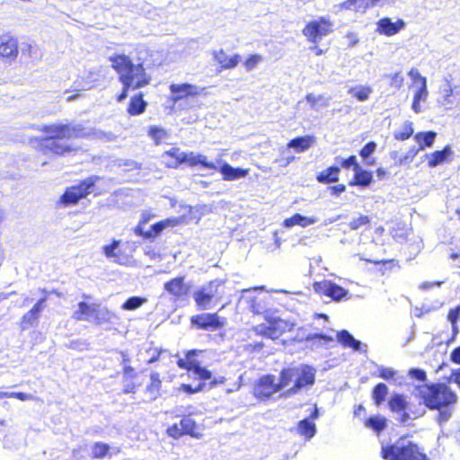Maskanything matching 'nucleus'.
<instances>
[{
  "label": "nucleus",
  "instance_id": "obj_51",
  "mask_svg": "<svg viewBox=\"0 0 460 460\" xmlns=\"http://www.w3.org/2000/svg\"><path fill=\"white\" fill-rule=\"evenodd\" d=\"M151 384L146 387L150 393L158 392L161 386L160 375L157 372H153L150 375Z\"/></svg>",
  "mask_w": 460,
  "mask_h": 460
},
{
  "label": "nucleus",
  "instance_id": "obj_44",
  "mask_svg": "<svg viewBox=\"0 0 460 460\" xmlns=\"http://www.w3.org/2000/svg\"><path fill=\"white\" fill-rule=\"evenodd\" d=\"M146 301V299L141 296H131L124 302L121 307L124 310H136L140 307Z\"/></svg>",
  "mask_w": 460,
  "mask_h": 460
},
{
  "label": "nucleus",
  "instance_id": "obj_34",
  "mask_svg": "<svg viewBox=\"0 0 460 460\" xmlns=\"http://www.w3.org/2000/svg\"><path fill=\"white\" fill-rule=\"evenodd\" d=\"M297 429L301 436L311 439L316 433V425L309 418H305L298 422Z\"/></svg>",
  "mask_w": 460,
  "mask_h": 460
},
{
  "label": "nucleus",
  "instance_id": "obj_62",
  "mask_svg": "<svg viewBox=\"0 0 460 460\" xmlns=\"http://www.w3.org/2000/svg\"><path fill=\"white\" fill-rule=\"evenodd\" d=\"M357 1L356 0H347L341 4V8L346 10H354L357 12Z\"/></svg>",
  "mask_w": 460,
  "mask_h": 460
},
{
  "label": "nucleus",
  "instance_id": "obj_57",
  "mask_svg": "<svg viewBox=\"0 0 460 460\" xmlns=\"http://www.w3.org/2000/svg\"><path fill=\"white\" fill-rule=\"evenodd\" d=\"M428 96V90L426 84V79L422 78V84L420 88L415 93L413 99L416 101H425Z\"/></svg>",
  "mask_w": 460,
  "mask_h": 460
},
{
  "label": "nucleus",
  "instance_id": "obj_29",
  "mask_svg": "<svg viewBox=\"0 0 460 460\" xmlns=\"http://www.w3.org/2000/svg\"><path fill=\"white\" fill-rule=\"evenodd\" d=\"M177 223V219L167 218L162 221H159L151 226L150 230L146 234V239H155L167 227L174 226Z\"/></svg>",
  "mask_w": 460,
  "mask_h": 460
},
{
  "label": "nucleus",
  "instance_id": "obj_18",
  "mask_svg": "<svg viewBox=\"0 0 460 460\" xmlns=\"http://www.w3.org/2000/svg\"><path fill=\"white\" fill-rule=\"evenodd\" d=\"M337 341L344 347L351 348L354 351L364 354L367 351V345L355 339L352 334L346 330L337 332Z\"/></svg>",
  "mask_w": 460,
  "mask_h": 460
},
{
  "label": "nucleus",
  "instance_id": "obj_23",
  "mask_svg": "<svg viewBox=\"0 0 460 460\" xmlns=\"http://www.w3.org/2000/svg\"><path fill=\"white\" fill-rule=\"evenodd\" d=\"M296 374V367H289L283 368L279 373V381L276 382L280 391L286 389L292 382L295 383Z\"/></svg>",
  "mask_w": 460,
  "mask_h": 460
},
{
  "label": "nucleus",
  "instance_id": "obj_50",
  "mask_svg": "<svg viewBox=\"0 0 460 460\" xmlns=\"http://www.w3.org/2000/svg\"><path fill=\"white\" fill-rule=\"evenodd\" d=\"M369 223H370L369 217L367 216L361 215L357 218H353L349 222V226L351 230H357L363 226L368 225Z\"/></svg>",
  "mask_w": 460,
  "mask_h": 460
},
{
  "label": "nucleus",
  "instance_id": "obj_58",
  "mask_svg": "<svg viewBox=\"0 0 460 460\" xmlns=\"http://www.w3.org/2000/svg\"><path fill=\"white\" fill-rule=\"evenodd\" d=\"M409 376L419 381H425L427 378L426 372L420 368H411L409 370Z\"/></svg>",
  "mask_w": 460,
  "mask_h": 460
},
{
  "label": "nucleus",
  "instance_id": "obj_8",
  "mask_svg": "<svg viewBox=\"0 0 460 460\" xmlns=\"http://www.w3.org/2000/svg\"><path fill=\"white\" fill-rule=\"evenodd\" d=\"M199 351L196 349L189 350L186 353V358H179L177 365L181 369L191 371L193 375L201 381H210L208 389L216 386L218 383L216 378L212 379V373L200 366L199 362L194 358Z\"/></svg>",
  "mask_w": 460,
  "mask_h": 460
},
{
  "label": "nucleus",
  "instance_id": "obj_25",
  "mask_svg": "<svg viewBox=\"0 0 460 460\" xmlns=\"http://www.w3.org/2000/svg\"><path fill=\"white\" fill-rule=\"evenodd\" d=\"M184 163L189 164L190 166L201 165L204 169H217V164L208 162L207 156L201 154H195L193 152L186 153Z\"/></svg>",
  "mask_w": 460,
  "mask_h": 460
},
{
  "label": "nucleus",
  "instance_id": "obj_45",
  "mask_svg": "<svg viewBox=\"0 0 460 460\" xmlns=\"http://www.w3.org/2000/svg\"><path fill=\"white\" fill-rule=\"evenodd\" d=\"M413 134L412 122L405 121L402 125V129L400 132L394 133V137L397 140H406L411 137Z\"/></svg>",
  "mask_w": 460,
  "mask_h": 460
},
{
  "label": "nucleus",
  "instance_id": "obj_52",
  "mask_svg": "<svg viewBox=\"0 0 460 460\" xmlns=\"http://www.w3.org/2000/svg\"><path fill=\"white\" fill-rule=\"evenodd\" d=\"M459 318H460V305L451 309L447 314V319L451 323L455 332H458L456 323H457V321Z\"/></svg>",
  "mask_w": 460,
  "mask_h": 460
},
{
  "label": "nucleus",
  "instance_id": "obj_38",
  "mask_svg": "<svg viewBox=\"0 0 460 460\" xmlns=\"http://www.w3.org/2000/svg\"><path fill=\"white\" fill-rule=\"evenodd\" d=\"M372 93V88L365 85H357L354 87H350L348 90V93L351 94L359 102H365L369 98V95Z\"/></svg>",
  "mask_w": 460,
  "mask_h": 460
},
{
  "label": "nucleus",
  "instance_id": "obj_49",
  "mask_svg": "<svg viewBox=\"0 0 460 460\" xmlns=\"http://www.w3.org/2000/svg\"><path fill=\"white\" fill-rule=\"evenodd\" d=\"M166 135V131L163 128L157 126H152L148 130V136L151 137L156 144L164 138Z\"/></svg>",
  "mask_w": 460,
  "mask_h": 460
},
{
  "label": "nucleus",
  "instance_id": "obj_47",
  "mask_svg": "<svg viewBox=\"0 0 460 460\" xmlns=\"http://www.w3.org/2000/svg\"><path fill=\"white\" fill-rule=\"evenodd\" d=\"M336 163L340 164L341 167L345 169H349L350 167L353 168V171L355 172L357 170V167H360L357 161V157L355 155H350L348 158H342L340 156H337L335 158Z\"/></svg>",
  "mask_w": 460,
  "mask_h": 460
},
{
  "label": "nucleus",
  "instance_id": "obj_6",
  "mask_svg": "<svg viewBox=\"0 0 460 460\" xmlns=\"http://www.w3.org/2000/svg\"><path fill=\"white\" fill-rule=\"evenodd\" d=\"M99 179L98 176H91L81 181L77 185L66 188L65 192L61 195L58 204L65 208L77 204L82 199H84L93 191Z\"/></svg>",
  "mask_w": 460,
  "mask_h": 460
},
{
  "label": "nucleus",
  "instance_id": "obj_63",
  "mask_svg": "<svg viewBox=\"0 0 460 460\" xmlns=\"http://www.w3.org/2000/svg\"><path fill=\"white\" fill-rule=\"evenodd\" d=\"M403 82V77L400 75L398 73L394 74L392 76V82L391 84L396 88H400L402 86V84Z\"/></svg>",
  "mask_w": 460,
  "mask_h": 460
},
{
  "label": "nucleus",
  "instance_id": "obj_36",
  "mask_svg": "<svg viewBox=\"0 0 460 460\" xmlns=\"http://www.w3.org/2000/svg\"><path fill=\"white\" fill-rule=\"evenodd\" d=\"M119 244L120 241L113 240L111 244H107L102 247V252L108 259H113V262L122 265L125 262L121 261L117 252Z\"/></svg>",
  "mask_w": 460,
  "mask_h": 460
},
{
  "label": "nucleus",
  "instance_id": "obj_43",
  "mask_svg": "<svg viewBox=\"0 0 460 460\" xmlns=\"http://www.w3.org/2000/svg\"><path fill=\"white\" fill-rule=\"evenodd\" d=\"M181 430L184 435H190L196 437L194 430L196 429V422L190 416H184L179 422Z\"/></svg>",
  "mask_w": 460,
  "mask_h": 460
},
{
  "label": "nucleus",
  "instance_id": "obj_20",
  "mask_svg": "<svg viewBox=\"0 0 460 460\" xmlns=\"http://www.w3.org/2000/svg\"><path fill=\"white\" fill-rule=\"evenodd\" d=\"M405 26V22L399 19L394 22L390 18H383L377 22V31L381 34L392 36L398 33Z\"/></svg>",
  "mask_w": 460,
  "mask_h": 460
},
{
  "label": "nucleus",
  "instance_id": "obj_17",
  "mask_svg": "<svg viewBox=\"0 0 460 460\" xmlns=\"http://www.w3.org/2000/svg\"><path fill=\"white\" fill-rule=\"evenodd\" d=\"M203 89L190 84H172L170 85V91L172 93V100L174 102L188 97V96H195L200 93Z\"/></svg>",
  "mask_w": 460,
  "mask_h": 460
},
{
  "label": "nucleus",
  "instance_id": "obj_12",
  "mask_svg": "<svg viewBox=\"0 0 460 460\" xmlns=\"http://www.w3.org/2000/svg\"><path fill=\"white\" fill-rule=\"evenodd\" d=\"M332 24L326 21L324 18H321L319 21H313L309 22L303 30L305 36L308 38L314 43L319 42L323 37L332 32Z\"/></svg>",
  "mask_w": 460,
  "mask_h": 460
},
{
  "label": "nucleus",
  "instance_id": "obj_55",
  "mask_svg": "<svg viewBox=\"0 0 460 460\" xmlns=\"http://www.w3.org/2000/svg\"><path fill=\"white\" fill-rule=\"evenodd\" d=\"M420 149H419V147L417 148L416 146H412L411 147L408 152L402 156L400 158L399 160V164H407L409 162H411L412 159L417 155V154L419 153Z\"/></svg>",
  "mask_w": 460,
  "mask_h": 460
},
{
  "label": "nucleus",
  "instance_id": "obj_48",
  "mask_svg": "<svg viewBox=\"0 0 460 460\" xmlns=\"http://www.w3.org/2000/svg\"><path fill=\"white\" fill-rule=\"evenodd\" d=\"M93 320L96 324H101L110 320V312L106 308H101L99 305L93 314Z\"/></svg>",
  "mask_w": 460,
  "mask_h": 460
},
{
  "label": "nucleus",
  "instance_id": "obj_22",
  "mask_svg": "<svg viewBox=\"0 0 460 460\" xmlns=\"http://www.w3.org/2000/svg\"><path fill=\"white\" fill-rule=\"evenodd\" d=\"M96 306V304L89 305L84 301L79 302L78 309L74 312L72 317L76 321H90L92 318H93Z\"/></svg>",
  "mask_w": 460,
  "mask_h": 460
},
{
  "label": "nucleus",
  "instance_id": "obj_40",
  "mask_svg": "<svg viewBox=\"0 0 460 460\" xmlns=\"http://www.w3.org/2000/svg\"><path fill=\"white\" fill-rule=\"evenodd\" d=\"M436 136L435 132L427 131L416 134L414 139L419 145V149H423L425 146H431L433 145Z\"/></svg>",
  "mask_w": 460,
  "mask_h": 460
},
{
  "label": "nucleus",
  "instance_id": "obj_3",
  "mask_svg": "<svg viewBox=\"0 0 460 460\" xmlns=\"http://www.w3.org/2000/svg\"><path fill=\"white\" fill-rule=\"evenodd\" d=\"M110 61L123 85L122 92L117 97L119 102L127 98L128 90H137L149 84L151 77L146 73L141 63L134 64L131 58L124 54L111 56Z\"/></svg>",
  "mask_w": 460,
  "mask_h": 460
},
{
  "label": "nucleus",
  "instance_id": "obj_28",
  "mask_svg": "<svg viewBox=\"0 0 460 460\" xmlns=\"http://www.w3.org/2000/svg\"><path fill=\"white\" fill-rule=\"evenodd\" d=\"M373 181V174L371 172L364 170L360 167H357V170L354 172V180L353 182L349 184H355L360 186L362 188L368 187Z\"/></svg>",
  "mask_w": 460,
  "mask_h": 460
},
{
  "label": "nucleus",
  "instance_id": "obj_16",
  "mask_svg": "<svg viewBox=\"0 0 460 460\" xmlns=\"http://www.w3.org/2000/svg\"><path fill=\"white\" fill-rule=\"evenodd\" d=\"M217 169L222 175L225 181H235L241 178H244L249 170L233 167L228 163L224 162L222 159L217 160Z\"/></svg>",
  "mask_w": 460,
  "mask_h": 460
},
{
  "label": "nucleus",
  "instance_id": "obj_64",
  "mask_svg": "<svg viewBox=\"0 0 460 460\" xmlns=\"http://www.w3.org/2000/svg\"><path fill=\"white\" fill-rule=\"evenodd\" d=\"M450 358L454 363L460 364V346L453 349Z\"/></svg>",
  "mask_w": 460,
  "mask_h": 460
},
{
  "label": "nucleus",
  "instance_id": "obj_61",
  "mask_svg": "<svg viewBox=\"0 0 460 460\" xmlns=\"http://www.w3.org/2000/svg\"><path fill=\"white\" fill-rule=\"evenodd\" d=\"M331 190V193L334 196H339L342 192L346 190V186L344 184H338L335 186H332L329 188Z\"/></svg>",
  "mask_w": 460,
  "mask_h": 460
},
{
  "label": "nucleus",
  "instance_id": "obj_42",
  "mask_svg": "<svg viewBox=\"0 0 460 460\" xmlns=\"http://www.w3.org/2000/svg\"><path fill=\"white\" fill-rule=\"evenodd\" d=\"M110 451V446L103 442H95L92 446V456L97 459L104 458Z\"/></svg>",
  "mask_w": 460,
  "mask_h": 460
},
{
  "label": "nucleus",
  "instance_id": "obj_56",
  "mask_svg": "<svg viewBox=\"0 0 460 460\" xmlns=\"http://www.w3.org/2000/svg\"><path fill=\"white\" fill-rule=\"evenodd\" d=\"M378 376L385 379V380H390L394 378V376L396 374V371L390 367H378Z\"/></svg>",
  "mask_w": 460,
  "mask_h": 460
},
{
  "label": "nucleus",
  "instance_id": "obj_1",
  "mask_svg": "<svg viewBox=\"0 0 460 460\" xmlns=\"http://www.w3.org/2000/svg\"><path fill=\"white\" fill-rule=\"evenodd\" d=\"M42 131L49 136L40 142V148L45 155H65L75 150L68 143L72 138H84L91 135V130L81 123H56L45 125Z\"/></svg>",
  "mask_w": 460,
  "mask_h": 460
},
{
  "label": "nucleus",
  "instance_id": "obj_54",
  "mask_svg": "<svg viewBox=\"0 0 460 460\" xmlns=\"http://www.w3.org/2000/svg\"><path fill=\"white\" fill-rule=\"evenodd\" d=\"M262 60V57L258 54L251 55L244 62V66L247 71H252Z\"/></svg>",
  "mask_w": 460,
  "mask_h": 460
},
{
  "label": "nucleus",
  "instance_id": "obj_19",
  "mask_svg": "<svg viewBox=\"0 0 460 460\" xmlns=\"http://www.w3.org/2000/svg\"><path fill=\"white\" fill-rule=\"evenodd\" d=\"M214 60L220 65L221 70L234 68L241 61V56L234 54L228 56L224 49L213 51Z\"/></svg>",
  "mask_w": 460,
  "mask_h": 460
},
{
  "label": "nucleus",
  "instance_id": "obj_35",
  "mask_svg": "<svg viewBox=\"0 0 460 460\" xmlns=\"http://www.w3.org/2000/svg\"><path fill=\"white\" fill-rule=\"evenodd\" d=\"M163 157H172L174 161L168 163V166L176 168L179 164H184V159L187 157L186 153L182 152L180 148L172 147L165 151Z\"/></svg>",
  "mask_w": 460,
  "mask_h": 460
},
{
  "label": "nucleus",
  "instance_id": "obj_15",
  "mask_svg": "<svg viewBox=\"0 0 460 460\" xmlns=\"http://www.w3.org/2000/svg\"><path fill=\"white\" fill-rule=\"evenodd\" d=\"M18 41L11 34L0 36V59L4 62H12L18 56Z\"/></svg>",
  "mask_w": 460,
  "mask_h": 460
},
{
  "label": "nucleus",
  "instance_id": "obj_13",
  "mask_svg": "<svg viewBox=\"0 0 460 460\" xmlns=\"http://www.w3.org/2000/svg\"><path fill=\"white\" fill-rule=\"evenodd\" d=\"M314 290L319 295H324L339 302L347 297L349 291L331 280L316 281L313 285Z\"/></svg>",
  "mask_w": 460,
  "mask_h": 460
},
{
  "label": "nucleus",
  "instance_id": "obj_46",
  "mask_svg": "<svg viewBox=\"0 0 460 460\" xmlns=\"http://www.w3.org/2000/svg\"><path fill=\"white\" fill-rule=\"evenodd\" d=\"M305 100L311 104L314 110H317V104H320L321 107H326L329 104V100L325 99L323 95L315 96L313 93H307Z\"/></svg>",
  "mask_w": 460,
  "mask_h": 460
},
{
  "label": "nucleus",
  "instance_id": "obj_7",
  "mask_svg": "<svg viewBox=\"0 0 460 460\" xmlns=\"http://www.w3.org/2000/svg\"><path fill=\"white\" fill-rule=\"evenodd\" d=\"M296 374L295 384L280 394L279 397L285 399L290 398L300 393L303 389H308L314 385L316 374L314 367L301 364L296 366Z\"/></svg>",
  "mask_w": 460,
  "mask_h": 460
},
{
  "label": "nucleus",
  "instance_id": "obj_9",
  "mask_svg": "<svg viewBox=\"0 0 460 460\" xmlns=\"http://www.w3.org/2000/svg\"><path fill=\"white\" fill-rule=\"evenodd\" d=\"M268 324H260L256 327V331L261 335L276 340L284 332L291 331L295 327V323L290 321L283 320L279 317L267 318Z\"/></svg>",
  "mask_w": 460,
  "mask_h": 460
},
{
  "label": "nucleus",
  "instance_id": "obj_37",
  "mask_svg": "<svg viewBox=\"0 0 460 460\" xmlns=\"http://www.w3.org/2000/svg\"><path fill=\"white\" fill-rule=\"evenodd\" d=\"M388 387L385 383H378L372 391V399L376 406H380L386 399Z\"/></svg>",
  "mask_w": 460,
  "mask_h": 460
},
{
  "label": "nucleus",
  "instance_id": "obj_32",
  "mask_svg": "<svg viewBox=\"0 0 460 460\" xmlns=\"http://www.w3.org/2000/svg\"><path fill=\"white\" fill-rule=\"evenodd\" d=\"M388 405L393 412L400 413L407 409L408 402L403 394H394L388 401Z\"/></svg>",
  "mask_w": 460,
  "mask_h": 460
},
{
  "label": "nucleus",
  "instance_id": "obj_4",
  "mask_svg": "<svg viewBox=\"0 0 460 460\" xmlns=\"http://www.w3.org/2000/svg\"><path fill=\"white\" fill-rule=\"evenodd\" d=\"M381 456L385 460H429L416 444L405 439L388 447L382 445Z\"/></svg>",
  "mask_w": 460,
  "mask_h": 460
},
{
  "label": "nucleus",
  "instance_id": "obj_59",
  "mask_svg": "<svg viewBox=\"0 0 460 460\" xmlns=\"http://www.w3.org/2000/svg\"><path fill=\"white\" fill-rule=\"evenodd\" d=\"M167 434L173 438H178L184 435L182 430H181V426L179 423H175L172 426L169 427L167 429Z\"/></svg>",
  "mask_w": 460,
  "mask_h": 460
},
{
  "label": "nucleus",
  "instance_id": "obj_26",
  "mask_svg": "<svg viewBox=\"0 0 460 460\" xmlns=\"http://www.w3.org/2000/svg\"><path fill=\"white\" fill-rule=\"evenodd\" d=\"M317 221H318L317 217H305L299 213H296V214L293 215L291 217L286 218L284 220L283 225L285 227H288V228L292 227L294 226H300L302 227H306L310 225L316 223Z\"/></svg>",
  "mask_w": 460,
  "mask_h": 460
},
{
  "label": "nucleus",
  "instance_id": "obj_2",
  "mask_svg": "<svg viewBox=\"0 0 460 460\" xmlns=\"http://www.w3.org/2000/svg\"><path fill=\"white\" fill-rule=\"evenodd\" d=\"M415 391L427 408L438 411L437 421L440 426L450 420L457 395L449 386L441 383L430 384L417 386Z\"/></svg>",
  "mask_w": 460,
  "mask_h": 460
},
{
  "label": "nucleus",
  "instance_id": "obj_39",
  "mask_svg": "<svg viewBox=\"0 0 460 460\" xmlns=\"http://www.w3.org/2000/svg\"><path fill=\"white\" fill-rule=\"evenodd\" d=\"M376 143L374 141H369L360 150L359 155L367 165H374L376 164V160L371 158V155L376 151Z\"/></svg>",
  "mask_w": 460,
  "mask_h": 460
},
{
  "label": "nucleus",
  "instance_id": "obj_24",
  "mask_svg": "<svg viewBox=\"0 0 460 460\" xmlns=\"http://www.w3.org/2000/svg\"><path fill=\"white\" fill-rule=\"evenodd\" d=\"M314 141L315 137L314 136L306 135L291 139L288 142V146L289 148H293L297 153H302L309 149Z\"/></svg>",
  "mask_w": 460,
  "mask_h": 460
},
{
  "label": "nucleus",
  "instance_id": "obj_53",
  "mask_svg": "<svg viewBox=\"0 0 460 460\" xmlns=\"http://www.w3.org/2000/svg\"><path fill=\"white\" fill-rule=\"evenodd\" d=\"M206 386H207L206 381L199 380V383L198 384L197 386L193 387L191 385L183 384L181 385V389L183 392H185L187 394H195V393H198V392H200V391L206 389Z\"/></svg>",
  "mask_w": 460,
  "mask_h": 460
},
{
  "label": "nucleus",
  "instance_id": "obj_27",
  "mask_svg": "<svg viewBox=\"0 0 460 460\" xmlns=\"http://www.w3.org/2000/svg\"><path fill=\"white\" fill-rule=\"evenodd\" d=\"M295 340L297 341H319V342L323 344H327L331 341H333V338L331 336H328L323 333H308L305 334V330L304 328H299L297 330V333L295 337Z\"/></svg>",
  "mask_w": 460,
  "mask_h": 460
},
{
  "label": "nucleus",
  "instance_id": "obj_5",
  "mask_svg": "<svg viewBox=\"0 0 460 460\" xmlns=\"http://www.w3.org/2000/svg\"><path fill=\"white\" fill-rule=\"evenodd\" d=\"M222 283L218 279L210 281L208 284L198 288L193 293L192 297L199 310H208L213 302H218L223 296V291H220Z\"/></svg>",
  "mask_w": 460,
  "mask_h": 460
},
{
  "label": "nucleus",
  "instance_id": "obj_10",
  "mask_svg": "<svg viewBox=\"0 0 460 460\" xmlns=\"http://www.w3.org/2000/svg\"><path fill=\"white\" fill-rule=\"evenodd\" d=\"M190 324L199 330L217 331L225 325V319L217 313H202L190 317Z\"/></svg>",
  "mask_w": 460,
  "mask_h": 460
},
{
  "label": "nucleus",
  "instance_id": "obj_11",
  "mask_svg": "<svg viewBox=\"0 0 460 460\" xmlns=\"http://www.w3.org/2000/svg\"><path fill=\"white\" fill-rule=\"evenodd\" d=\"M279 392L276 384V376L271 374L261 376L253 387V394L261 401H267L271 396Z\"/></svg>",
  "mask_w": 460,
  "mask_h": 460
},
{
  "label": "nucleus",
  "instance_id": "obj_21",
  "mask_svg": "<svg viewBox=\"0 0 460 460\" xmlns=\"http://www.w3.org/2000/svg\"><path fill=\"white\" fill-rule=\"evenodd\" d=\"M164 289L178 298L187 295L189 288L184 284L183 277H177L164 284Z\"/></svg>",
  "mask_w": 460,
  "mask_h": 460
},
{
  "label": "nucleus",
  "instance_id": "obj_41",
  "mask_svg": "<svg viewBox=\"0 0 460 460\" xmlns=\"http://www.w3.org/2000/svg\"><path fill=\"white\" fill-rule=\"evenodd\" d=\"M386 422L387 420L385 417L372 416L366 420L365 425L375 432L380 433L386 428Z\"/></svg>",
  "mask_w": 460,
  "mask_h": 460
},
{
  "label": "nucleus",
  "instance_id": "obj_31",
  "mask_svg": "<svg viewBox=\"0 0 460 460\" xmlns=\"http://www.w3.org/2000/svg\"><path fill=\"white\" fill-rule=\"evenodd\" d=\"M146 105L147 103L144 101L142 93H138L131 98L128 112L133 116L140 115L146 111Z\"/></svg>",
  "mask_w": 460,
  "mask_h": 460
},
{
  "label": "nucleus",
  "instance_id": "obj_60",
  "mask_svg": "<svg viewBox=\"0 0 460 460\" xmlns=\"http://www.w3.org/2000/svg\"><path fill=\"white\" fill-rule=\"evenodd\" d=\"M4 397L5 398H17L21 401H26L31 398V395L27 394L25 393H22V392H12V393L4 392Z\"/></svg>",
  "mask_w": 460,
  "mask_h": 460
},
{
  "label": "nucleus",
  "instance_id": "obj_30",
  "mask_svg": "<svg viewBox=\"0 0 460 460\" xmlns=\"http://www.w3.org/2000/svg\"><path fill=\"white\" fill-rule=\"evenodd\" d=\"M340 167L333 165L328 167L326 170L321 172L317 176L316 180L320 183H332L339 181Z\"/></svg>",
  "mask_w": 460,
  "mask_h": 460
},
{
  "label": "nucleus",
  "instance_id": "obj_14",
  "mask_svg": "<svg viewBox=\"0 0 460 460\" xmlns=\"http://www.w3.org/2000/svg\"><path fill=\"white\" fill-rule=\"evenodd\" d=\"M40 291L44 294V296L40 297L33 305V307L22 316L21 321V328L22 330H26L35 326L38 323V320L42 311L46 307V303L48 299L47 295L49 294L50 292L47 291L46 289H40Z\"/></svg>",
  "mask_w": 460,
  "mask_h": 460
},
{
  "label": "nucleus",
  "instance_id": "obj_33",
  "mask_svg": "<svg viewBox=\"0 0 460 460\" xmlns=\"http://www.w3.org/2000/svg\"><path fill=\"white\" fill-rule=\"evenodd\" d=\"M452 153L449 146L444 147L442 150H438L428 155L429 157V166L436 167L442 163H444L448 155Z\"/></svg>",
  "mask_w": 460,
  "mask_h": 460
}]
</instances>
